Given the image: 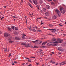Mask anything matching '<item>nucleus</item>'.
<instances>
[{
	"label": "nucleus",
	"mask_w": 66,
	"mask_h": 66,
	"mask_svg": "<svg viewBox=\"0 0 66 66\" xmlns=\"http://www.w3.org/2000/svg\"><path fill=\"white\" fill-rule=\"evenodd\" d=\"M63 42V40H61L60 39H58V43H62Z\"/></svg>",
	"instance_id": "1"
},
{
	"label": "nucleus",
	"mask_w": 66,
	"mask_h": 66,
	"mask_svg": "<svg viewBox=\"0 0 66 66\" xmlns=\"http://www.w3.org/2000/svg\"><path fill=\"white\" fill-rule=\"evenodd\" d=\"M9 34L7 33H4V36L5 37H7L9 36Z\"/></svg>",
	"instance_id": "2"
},
{
	"label": "nucleus",
	"mask_w": 66,
	"mask_h": 66,
	"mask_svg": "<svg viewBox=\"0 0 66 66\" xmlns=\"http://www.w3.org/2000/svg\"><path fill=\"white\" fill-rule=\"evenodd\" d=\"M38 40L37 42H36V43H37V44H41L42 43V41H38Z\"/></svg>",
	"instance_id": "3"
},
{
	"label": "nucleus",
	"mask_w": 66,
	"mask_h": 66,
	"mask_svg": "<svg viewBox=\"0 0 66 66\" xmlns=\"http://www.w3.org/2000/svg\"><path fill=\"white\" fill-rule=\"evenodd\" d=\"M61 16V12L60 11L58 10V16L59 17H60Z\"/></svg>",
	"instance_id": "4"
},
{
	"label": "nucleus",
	"mask_w": 66,
	"mask_h": 66,
	"mask_svg": "<svg viewBox=\"0 0 66 66\" xmlns=\"http://www.w3.org/2000/svg\"><path fill=\"white\" fill-rule=\"evenodd\" d=\"M33 2L35 4H36V5H37V1L36 0H34Z\"/></svg>",
	"instance_id": "5"
},
{
	"label": "nucleus",
	"mask_w": 66,
	"mask_h": 66,
	"mask_svg": "<svg viewBox=\"0 0 66 66\" xmlns=\"http://www.w3.org/2000/svg\"><path fill=\"white\" fill-rule=\"evenodd\" d=\"M57 16L55 15H54L53 17V19H56L57 18Z\"/></svg>",
	"instance_id": "6"
},
{
	"label": "nucleus",
	"mask_w": 66,
	"mask_h": 66,
	"mask_svg": "<svg viewBox=\"0 0 66 66\" xmlns=\"http://www.w3.org/2000/svg\"><path fill=\"white\" fill-rule=\"evenodd\" d=\"M60 10L62 13L63 12V8L62 7H60Z\"/></svg>",
	"instance_id": "7"
},
{
	"label": "nucleus",
	"mask_w": 66,
	"mask_h": 66,
	"mask_svg": "<svg viewBox=\"0 0 66 66\" xmlns=\"http://www.w3.org/2000/svg\"><path fill=\"white\" fill-rule=\"evenodd\" d=\"M45 16H49V13L48 12H47L45 14Z\"/></svg>",
	"instance_id": "8"
},
{
	"label": "nucleus",
	"mask_w": 66,
	"mask_h": 66,
	"mask_svg": "<svg viewBox=\"0 0 66 66\" xmlns=\"http://www.w3.org/2000/svg\"><path fill=\"white\" fill-rule=\"evenodd\" d=\"M52 45H53V44L51 43H50L47 44L48 46H49Z\"/></svg>",
	"instance_id": "9"
},
{
	"label": "nucleus",
	"mask_w": 66,
	"mask_h": 66,
	"mask_svg": "<svg viewBox=\"0 0 66 66\" xmlns=\"http://www.w3.org/2000/svg\"><path fill=\"white\" fill-rule=\"evenodd\" d=\"M25 47H30V45H27L25 44Z\"/></svg>",
	"instance_id": "10"
},
{
	"label": "nucleus",
	"mask_w": 66,
	"mask_h": 66,
	"mask_svg": "<svg viewBox=\"0 0 66 66\" xmlns=\"http://www.w3.org/2000/svg\"><path fill=\"white\" fill-rule=\"evenodd\" d=\"M38 41V40H37L35 41H32V43H37Z\"/></svg>",
	"instance_id": "11"
},
{
	"label": "nucleus",
	"mask_w": 66,
	"mask_h": 66,
	"mask_svg": "<svg viewBox=\"0 0 66 66\" xmlns=\"http://www.w3.org/2000/svg\"><path fill=\"white\" fill-rule=\"evenodd\" d=\"M66 11V10L65 9H63V11H62V12H63V14H64Z\"/></svg>",
	"instance_id": "12"
},
{
	"label": "nucleus",
	"mask_w": 66,
	"mask_h": 66,
	"mask_svg": "<svg viewBox=\"0 0 66 66\" xmlns=\"http://www.w3.org/2000/svg\"><path fill=\"white\" fill-rule=\"evenodd\" d=\"M46 7H47V9H50V7L49 5H46Z\"/></svg>",
	"instance_id": "13"
},
{
	"label": "nucleus",
	"mask_w": 66,
	"mask_h": 66,
	"mask_svg": "<svg viewBox=\"0 0 66 66\" xmlns=\"http://www.w3.org/2000/svg\"><path fill=\"white\" fill-rule=\"evenodd\" d=\"M58 50H59V51H63V49H61L60 48H59L58 49Z\"/></svg>",
	"instance_id": "14"
},
{
	"label": "nucleus",
	"mask_w": 66,
	"mask_h": 66,
	"mask_svg": "<svg viewBox=\"0 0 66 66\" xmlns=\"http://www.w3.org/2000/svg\"><path fill=\"white\" fill-rule=\"evenodd\" d=\"M28 5H29V6H30V7H31V8H32V7H33V6H32V5L30 3H28Z\"/></svg>",
	"instance_id": "15"
},
{
	"label": "nucleus",
	"mask_w": 66,
	"mask_h": 66,
	"mask_svg": "<svg viewBox=\"0 0 66 66\" xmlns=\"http://www.w3.org/2000/svg\"><path fill=\"white\" fill-rule=\"evenodd\" d=\"M15 39L16 40H20V38L18 37H15Z\"/></svg>",
	"instance_id": "16"
},
{
	"label": "nucleus",
	"mask_w": 66,
	"mask_h": 66,
	"mask_svg": "<svg viewBox=\"0 0 66 66\" xmlns=\"http://www.w3.org/2000/svg\"><path fill=\"white\" fill-rule=\"evenodd\" d=\"M47 43V42H44L43 43H42V45L43 46H44Z\"/></svg>",
	"instance_id": "17"
},
{
	"label": "nucleus",
	"mask_w": 66,
	"mask_h": 66,
	"mask_svg": "<svg viewBox=\"0 0 66 66\" xmlns=\"http://www.w3.org/2000/svg\"><path fill=\"white\" fill-rule=\"evenodd\" d=\"M56 31V29H53V30H52V32L53 33L55 32L54 31Z\"/></svg>",
	"instance_id": "18"
},
{
	"label": "nucleus",
	"mask_w": 66,
	"mask_h": 66,
	"mask_svg": "<svg viewBox=\"0 0 66 66\" xmlns=\"http://www.w3.org/2000/svg\"><path fill=\"white\" fill-rule=\"evenodd\" d=\"M43 11L44 12H46V8H44L43 9Z\"/></svg>",
	"instance_id": "19"
},
{
	"label": "nucleus",
	"mask_w": 66,
	"mask_h": 66,
	"mask_svg": "<svg viewBox=\"0 0 66 66\" xmlns=\"http://www.w3.org/2000/svg\"><path fill=\"white\" fill-rule=\"evenodd\" d=\"M4 52H7V48H5V50H4Z\"/></svg>",
	"instance_id": "20"
},
{
	"label": "nucleus",
	"mask_w": 66,
	"mask_h": 66,
	"mask_svg": "<svg viewBox=\"0 0 66 66\" xmlns=\"http://www.w3.org/2000/svg\"><path fill=\"white\" fill-rule=\"evenodd\" d=\"M8 29L9 31H11V30H12V28H10V27H8Z\"/></svg>",
	"instance_id": "21"
},
{
	"label": "nucleus",
	"mask_w": 66,
	"mask_h": 66,
	"mask_svg": "<svg viewBox=\"0 0 66 66\" xmlns=\"http://www.w3.org/2000/svg\"><path fill=\"white\" fill-rule=\"evenodd\" d=\"M32 31H33V32H36V30L34 29H32Z\"/></svg>",
	"instance_id": "22"
},
{
	"label": "nucleus",
	"mask_w": 66,
	"mask_h": 66,
	"mask_svg": "<svg viewBox=\"0 0 66 66\" xmlns=\"http://www.w3.org/2000/svg\"><path fill=\"white\" fill-rule=\"evenodd\" d=\"M55 12L57 13V14H58V10L57 9L56 10Z\"/></svg>",
	"instance_id": "23"
},
{
	"label": "nucleus",
	"mask_w": 66,
	"mask_h": 66,
	"mask_svg": "<svg viewBox=\"0 0 66 66\" xmlns=\"http://www.w3.org/2000/svg\"><path fill=\"white\" fill-rule=\"evenodd\" d=\"M15 29L16 30H18V28L17 27H16L15 28Z\"/></svg>",
	"instance_id": "24"
},
{
	"label": "nucleus",
	"mask_w": 66,
	"mask_h": 66,
	"mask_svg": "<svg viewBox=\"0 0 66 66\" xmlns=\"http://www.w3.org/2000/svg\"><path fill=\"white\" fill-rule=\"evenodd\" d=\"M11 28L13 29V30H14V29H15V26H12L11 27Z\"/></svg>",
	"instance_id": "25"
},
{
	"label": "nucleus",
	"mask_w": 66,
	"mask_h": 66,
	"mask_svg": "<svg viewBox=\"0 0 66 66\" xmlns=\"http://www.w3.org/2000/svg\"><path fill=\"white\" fill-rule=\"evenodd\" d=\"M13 42L11 40H10L9 42V43H12Z\"/></svg>",
	"instance_id": "26"
},
{
	"label": "nucleus",
	"mask_w": 66,
	"mask_h": 66,
	"mask_svg": "<svg viewBox=\"0 0 66 66\" xmlns=\"http://www.w3.org/2000/svg\"><path fill=\"white\" fill-rule=\"evenodd\" d=\"M43 3V2L42 1H40V4H42V3Z\"/></svg>",
	"instance_id": "27"
},
{
	"label": "nucleus",
	"mask_w": 66,
	"mask_h": 66,
	"mask_svg": "<svg viewBox=\"0 0 66 66\" xmlns=\"http://www.w3.org/2000/svg\"><path fill=\"white\" fill-rule=\"evenodd\" d=\"M51 4L52 5H53V4H54V3L53 2H51Z\"/></svg>",
	"instance_id": "28"
},
{
	"label": "nucleus",
	"mask_w": 66,
	"mask_h": 66,
	"mask_svg": "<svg viewBox=\"0 0 66 66\" xmlns=\"http://www.w3.org/2000/svg\"><path fill=\"white\" fill-rule=\"evenodd\" d=\"M39 53H43L44 52H43V51H41V52H38Z\"/></svg>",
	"instance_id": "29"
},
{
	"label": "nucleus",
	"mask_w": 66,
	"mask_h": 66,
	"mask_svg": "<svg viewBox=\"0 0 66 66\" xmlns=\"http://www.w3.org/2000/svg\"><path fill=\"white\" fill-rule=\"evenodd\" d=\"M38 48V47L37 46H34V48Z\"/></svg>",
	"instance_id": "30"
},
{
	"label": "nucleus",
	"mask_w": 66,
	"mask_h": 66,
	"mask_svg": "<svg viewBox=\"0 0 66 66\" xmlns=\"http://www.w3.org/2000/svg\"><path fill=\"white\" fill-rule=\"evenodd\" d=\"M21 45H24V46H25V45H26V43H23L21 44Z\"/></svg>",
	"instance_id": "31"
},
{
	"label": "nucleus",
	"mask_w": 66,
	"mask_h": 66,
	"mask_svg": "<svg viewBox=\"0 0 66 66\" xmlns=\"http://www.w3.org/2000/svg\"><path fill=\"white\" fill-rule=\"evenodd\" d=\"M14 64H17V63H18V62H17V61H15L14 62Z\"/></svg>",
	"instance_id": "32"
},
{
	"label": "nucleus",
	"mask_w": 66,
	"mask_h": 66,
	"mask_svg": "<svg viewBox=\"0 0 66 66\" xmlns=\"http://www.w3.org/2000/svg\"><path fill=\"white\" fill-rule=\"evenodd\" d=\"M11 38H12L11 37H9L8 39H9V40H11Z\"/></svg>",
	"instance_id": "33"
},
{
	"label": "nucleus",
	"mask_w": 66,
	"mask_h": 66,
	"mask_svg": "<svg viewBox=\"0 0 66 66\" xmlns=\"http://www.w3.org/2000/svg\"><path fill=\"white\" fill-rule=\"evenodd\" d=\"M53 43H56V44L58 43V40H57L55 42Z\"/></svg>",
	"instance_id": "34"
},
{
	"label": "nucleus",
	"mask_w": 66,
	"mask_h": 66,
	"mask_svg": "<svg viewBox=\"0 0 66 66\" xmlns=\"http://www.w3.org/2000/svg\"><path fill=\"white\" fill-rule=\"evenodd\" d=\"M14 33L15 34V35H17V32L16 31H15L14 32Z\"/></svg>",
	"instance_id": "35"
},
{
	"label": "nucleus",
	"mask_w": 66,
	"mask_h": 66,
	"mask_svg": "<svg viewBox=\"0 0 66 66\" xmlns=\"http://www.w3.org/2000/svg\"><path fill=\"white\" fill-rule=\"evenodd\" d=\"M12 17L13 18V19L14 18H16V16H13Z\"/></svg>",
	"instance_id": "36"
},
{
	"label": "nucleus",
	"mask_w": 66,
	"mask_h": 66,
	"mask_svg": "<svg viewBox=\"0 0 66 66\" xmlns=\"http://www.w3.org/2000/svg\"><path fill=\"white\" fill-rule=\"evenodd\" d=\"M53 41H55V40H56V39L55 38H53Z\"/></svg>",
	"instance_id": "37"
},
{
	"label": "nucleus",
	"mask_w": 66,
	"mask_h": 66,
	"mask_svg": "<svg viewBox=\"0 0 66 66\" xmlns=\"http://www.w3.org/2000/svg\"><path fill=\"white\" fill-rule=\"evenodd\" d=\"M36 7H37V9H39V6H38V5H37L36 6Z\"/></svg>",
	"instance_id": "38"
},
{
	"label": "nucleus",
	"mask_w": 66,
	"mask_h": 66,
	"mask_svg": "<svg viewBox=\"0 0 66 66\" xmlns=\"http://www.w3.org/2000/svg\"><path fill=\"white\" fill-rule=\"evenodd\" d=\"M29 30H30V31H32V29H31V27H30L29 29Z\"/></svg>",
	"instance_id": "39"
},
{
	"label": "nucleus",
	"mask_w": 66,
	"mask_h": 66,
	"mask_svg": "<svg viewBox=\"0 0 66 66\" xmlns=\"http://www.w3.org/2000/svg\"><path fill=\"white\" fill-rule=\"evenodd\" d=\"M38 32H42V30H38Z\"/></svg>",
	"instance_id": "40"
},
{
	"label": "nucleus",
	"mask_w": 66,
	"mask_h": 66,
	"mask_svg": "<svg viewBox=\"0 0 66 66\" xmlns=\"http://www.w3.org/2000/svg\"><path fill=\"white\" fill-rule=\"evenodd\" d=\"M66 62V60L65 61H63V62H62V63H65Z\"/></svg>",
	"instance_id": "41"
},
{
	"label": "nucleus",
	"mask_w": 66,
	"mask_h": 66,
	"mask_svg": "<svg viewBox=\"0 0 66 66\" xmlns=\"http://www.w3.org/2000/svg\"><path fill=\"white\" fill-rule=\"evenodd\" d=\"M49 26L50 27H51L52 26V24H49Z\"/></svg>",
	"instance_id": "42"
},
{
	"label": "nucleus",
	"mask_w": 66,
	"mask_h": 66,
	"mask_svg": "<svg viewBox=\"0 0 66 66\" xmlns=\"http://www.w3.org/2000/svg\"><path fill=\"white\" fill-rule=\"evenodd\" d=\"M11 56V54L10 53L9 55L8 56L9 57H10V56Z\"/></svg>",
	"instance_id": "43"
},
{
	"label": "nucleus",
	"mask_w": 66,
	"mask_h": 66,
	"mask_svg": "<svg viewBox=\"0 0 66 66\" xmlns=\"http://www.w3.org/2000/svg\"><path fill=\"white\" fill-rule=\"evenodd\" d=\"M24 58L25 59H27V60H30V59H29V58H28L26 57H25Z\"/></svg>",
	"instance_id": "44"
},
{
	"label": "nucleus",
	"mask_w": 66,
	"mask_h": 66,
	"mask_svg": "<svg viewBox=\"0 0 66 66\" xmlns=\"http://www.w3.org/2000/svg\"><path fill=\"white\" fill-rule=\"evenodd\" d=\"M41 24H44V23H43V21H41Z\"/></svg>",
	"instance_id": "45"
},
{
	"label": "nucleus",
	"mask_w": 66,
	"mask_h": 66,
	"mask_svg": "<svg viewBox=\"0 0 66 66\" xmlns=\"http://www.w3.org/2000/svg\"><path fill=\"white\" fill-rule=\"evenodd\" d=\"M42 18L41 17H40V18H38L37 19H40Z\"/></svg>",
	"instance_id": "46"
},
{
	"label": "nucleus",
	"mask_w": 66,
	"mask_h": 66,
	"mask_svg": "<svg viewBox=\"0 0 66 66\" xmlns=\"http://www.w3.org/2000/svg\"><path fill=\"white\" fill-rule=\"evenodd\" d=\"M39 51H39V52H41L43 50H40Z\"/></svg>",
	"instance_id": "47"
},
{
	"label": "nucleus",
	"mask_w": 66,
	"mask_h": 66,
	"mask_svg": "<svg viewBox=\"0 0 66 66\" xmlns=\"http://www.w3.org/2000/svg\"><path fill=\"white\" fill-rule=\"evenodd\" d=\"M52 62H53V61L52 60H51L50 62V63H52Z\"/></svg>",
	"instance_id": "48"
},
{
	"label": "nucleus",
	"mask_w": 66,
	"mask_h": 66,
	"mask_svg": "<svg viewBox=\"0 0 66 66\" xmlns=\"http://www.w3.org/2000/svg\"><path fill=\"white\" fill-rule=\"evenodd\" d=\"M59 25L60 26H61V27L63 26V25H61V24H59Z\"/></svg>",
	"instance_id": "49"
},
{
	"label": "nucleus",
	"mask_w": 66,
	"mask_h": 66,
	"mask_svg": "<svg viewBox=\"0 0 66 66\" xmlns=\"http://www.w3.org/2000/svg\"><path fill=\"white\" fill-rule=\"evenodd\" d=\"M49 30H50V31H52V30H53V29H49Z\"/></svg>",
	"instance_id": "50"
},
{
	"label": "nucleus",
	"mask_w": 66,
	"mask_h": 66,
	"mask_svg": "<svg viewBox=\"0 0 66 66\" xmlns=\"http://www.w3.org/2000/svg\"><path fill=\"white\" fill-rule=\"evenodd\" d=\"M27 22H28V20H27V19H26V23H27Z\"/></svg>",
	"instance_id": "51"
},
{
	"label": "nucleus",
	"mask_w": 66,
	"mask_h": 66,
	"mask_svg": "<svg viewBox=\"0 0 66 66\" xmlns=\"http://www.w3.org/2000/svg\"><path fill=\"white\" fill-rule=\"evenodd\" d=\"M22 35H23V36H26V35H24V34H23Z\"/></svg>",
	"instance_id": "52"
},
{
	"label": "nucleus",
	"mask_w": 66,
	"mask_h": 66,
	"mask_svg": "<svg viewBox=\"0 0 66 66\" xmlns=\"http://www.w3.org/2000/svg\"><path fill=\"white\" fill-rule=\"evenodd\" d=\"M29 1L31 3H32V1H31V0H29Z\"/></svg>",
	"instance_id": "53"
},
{
	"label": "nucleus",
	"mask_w": 66,
	"mask_h": 66,
	"mask_svg": "<svg viewBox=\"0 0 66 66\" xmlns=\"http://www.w3.org/2000/svg\"><path fill=\"white\" fill-rule=\"evenodd\" d=\"M28 62H30L31 61V60H28Z\"/></svg>",
	"instance_id": "54"
},
{
	"label": "nucleus",
	"mask_w": 66,
	"mask_h": 66,
	"mask_svg": "<svg viewBox=\"0 0 66 66\" xmlns=\"http://www.w3.org/2000/svg\"><path fill=\"white\" fill-rule=\"evenodd\" d=\"M52 54H54V52H52Z\"/></svg>",
	"instance_id": "55"
},
{
	"label": "nucleus",
	"mask_w": 66,
	"mask_h": 66,
	"mask_svg": "<svg viewBox=\"0 0 66 66\" xmlns=\"http://www.w3.org/2000/svg\"><path fill=\"white\" fill-rule=\"evenodd\" d=\"M48 35H51V34H48Z\"/></svg>",
	"instance_id": "56"
},
{
	"label": "nucleus",
	"mask_w": 66,
	"mask_h": 66,
	"mask_svg": "<svg viewBox=\"0 0 66 66\" xmlns=\"http://www.w3.org/2000/svg\"><path fill=\"white\" fill-rule=\"evenodd\" d=\"M46 19H48V18H47V17H44Z\"/></svg>",
	"instance_id": "57"
},
{
	"label": "nucleus",
	"mask_w": 66,
	"mask_h": 66,
	"mask_svg": "<svg viewBox=\"0 0 66 66\" xmlns=\"http://www.w3.org/2000/svg\"><path fill=\"white\" fill-rule=\"evenodd\" d=\"M60 65L61 66L63 65V64H60Z\"/></svg>",
	"instance_id": "58"
},
{
	"label": "nucleus",
	"mask_w": 66,
	"mask_h": 66,
	"mask_svg": "<svg viewBox=\"0 0 66 66\" xmlns=\"http://www.w3.org/2000/svg\"><path fill=\"white\" fill-rule=\"evenodd\" d=\"M28 66H32V64H30L29 65H28Z\"/></svg>",
	"instance_id": "59"
},
{
	"label": "nucleus",
	"mask_w": 66,
	"mask_h": 66,
	"mask_svg": "<svg viewBox=\"0 0 66 66\" xmlns=\"http://www.w3.org/2000/svg\"><path fill=\"white\" fill-rule=\"evenodd\" d=\"M12 64L13 65H15V64H14V63H12Z\"/></svg>",
	"instance_id": "60"
},
{
	"label": "nucleus",
	"mask_w": 66,
	"mask_h": 66,
	"mask_svg": "<svg viewBox=\"0 0 66 66\" xmlns=\"http://www.w3.org/2000/svg\"><path fill=\"white\" fill-rule=\"evenodd\" d=\"M54 63H55V62H52V64H54Z\"/></svg>",
	"instance_id": "61"
},
{
	"label": "nucleus",
	"mask_w": 66,
	"mask_h": 66,
	"mask_svg": "<svg viewBox=\"0 0 66 66\" xmlns=\"http://www.w3.org/2000/svg\"><path fill=\"white\" fill-rule=\"evenodd\" d=\"M4 8H6V6H5L4 7Z\"/></svg>",
	"instance_id": "62"
},
{
	"label": "nucleus",
	"mask_w": 66,
	"mask_h": 66,
	"mask_svg": "<svg viewBox=\"0 0 66 66\" xmlns=\"http://www.w3.org/2000/svg\"><path fill=\"white\" fill-rule=\"evenodd\" d=\"M41 13H43V11H42V10H41Z\"/></svg>",
	"instance_id": "63"
},
{
	"label": "nucleus",
	"mask_w": 66,
	"mask_h": 66,
	"mask_svg": "<svg viewBox=\"0 0 66 66\" xmlns=\"http://www.w3.org/2000/svg\"><path fill=\"white\" fill-rule=\"evenodd\" d=\"M53 1H54V2H55V1H56V0H53Z\"/></svg>",
	"instance_id": "64"
}]
</instances>
